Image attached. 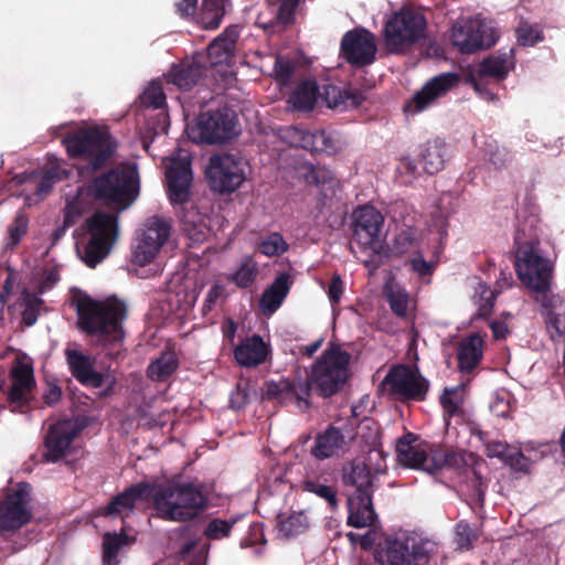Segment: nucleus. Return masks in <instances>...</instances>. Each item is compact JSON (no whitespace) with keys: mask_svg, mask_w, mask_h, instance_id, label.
<instances>
[{"mask_svg":"<svg viewBox=\"0 0 565 565\" xmlns=\"http://www.w3.org/2000/svg\"><path fill=\"white\" fill-rule=\"evenodd\" d=\"M532 220L530 230L519 226L515 244L519 245L515 259V271L519 280L534 295V299L545 308L553 307L551 285L553 278V263L542 255L535 237Z\"/></svg>","mask_w":565,"mask_h":565,"instance_id":"1","label":"nucleus"},{"mask_svg":"<svg viewBox=\"0 0 565 565\" xmlns=\"http://www.w3.org/2000/svg\"><path fill=\"white\" fill-rule=\"evenodd\" d=\"M81 328L98 337L104 342H116L122 339L121 323L126 318V306L116 298L95 301L90 298L81 299L77 303Z\"/></svg>","mask_w":565,"mask_h":565,"instance_id":"2","label":"nucleus"},{"mask_svg":"<svg viewBox=\"0 0 565 565\" xmlns=\"http://www.w3.org/2000/svg\"><path fill=\"white\" fill-rule=\"evenodd\" d=\"M158 515L168 521L185 522L207 507V495L196 483H180L159 489L153 497Z\"/></svg>","mask_w":565,"mask_h":565,"instance_id":"3","label":"nucleus"},{"mask_svg":"<svg viewBox=\"0 0 565 565\" xmlns=\"http://www.w3.org/2000/svg\"><path fill=\"white\" fill-rule=\"evenodd\" d=\"M351 355L337 344H331L312 365L308 379L322 397L338 393L350 375Z\"/></svg>","mask_w":565,"mask_h":565,"instance_id":"4","label":"nucleus"},{"mask_svg":"<svg viewBox=\"0 0 565 565\" xmlns=\"http://www.w3.org/2000/svg\"><path fill=\"white\" fill-rule=\"evenodd\" d=\"M425 17L413 10L403 8L395 12L384 25V42L392 54H402L425 38Z\"/></svg>","mask_w":565,"mask_h":565,"instance_id":"5","label":"nucleus"},{"mask_svg":"<svg viewBox=\"0 0 565 565\" xmlns=\"http://www.w3.org/2000/svg\"><path fill=\"white\" fill-rule=\"evenodd\" d=\"M188 141H231L241 134L237 114L225 106L201 113L193 125H186Z\"/></svg>","mask_w":565,"mask_h":565,"instance_id":"6","label":"nucleus"},{"mask_svg":"<svg viewBox=\"0 0 565 565\" xmlns=\"http://www.w3.org/2000/svg\"><path fill=\"white\" fill-rule=\"evenodd\" d=\"M353 236L350 244L352 253L364 254L363 263L369 265L383 248L381 232L382 214L373 206L364 205L354 211Z\"/></svg>","mask_w":565,"mask_h":565,"instance_id":"7","label":"nucleus"},{"mask_svg":"<svg viewBox=\"0 0 565 565\" xmlns=\"http://www.w3.org/2000/svg\"><path fill=\"white\" fill-rule=\"evenodd\" d=\"M88 239L78 248V254L86 265L95 267L109 253L117 235V217L98 212L85 223Z\"/></svg>","mask_w":565,"mask_h":565,"instance_id":"8","label":"nucleus"},{"mask_svg":"<svg viewBox=\"0 0 565 565\" xmlns=\"http://www.w3.org/2000/svg\"><path fill=\"white\" fill-rule=\"evenodd\" d=\"M247 162L239 156L218 152L205 168V178L214 192L224 194L236 191L246 180Z\"/></svg>","mask_w":565,"mask_h":565,"instance_id":"9","label":"nucleus"},{"mask_svg":"<svg viewBox=\"0 0 565 565\" xmlns=\"http://www.w3.org/2000/svg\"><path fill=\"white\" fill-rule=\"evenodd\" d=\"M136 175L132 167L111 170L95 180V193L97 198L124 210L137 196Z\"/></svg>","mask_w":565,"mask_h":565,"instance_id":"10","label":"nucleus"},{"mask_svg":"<svg viewBox=\"0 0 565 565\" xmlns=\"http://www.w3.org/2000/svg\"><path fill=\"white\" fill-rule=\"evenodd\" d=\"M171 233L168 218L153 215L140 227L132 248V262L139 266L150 264L167 243Z\"/></svg>","mask_w":565,"mask_h":565,"instance_id":"11","label":"nucleus"},{"mask_svg":"<svg viewBox=\"0 0 565 565\" xmlns=\"http://www.w3.org/2000/svg\"><path fill=\"white\" fill-rule=\"evenodd\" d=\"M428 387V381L407 365L392 367L381 383L383 393L399 401H423Z\"/></svg>","mask_w":565,"mask_h":565,"instance_id":"12","label":"nucleus"},{"mask_svg":"<svg viewBox=\"0 0 565 565\" xmlns=\"http://www.w3.org/2000/svg\"><path fill=\"white\" fill-rule=\"evenodd\" d=\"M450 39L459 52L471 54L491 47L498 38L487 23L476 19H463L452 25Z\"/></svg>","mask_w":565,"mask_h":565,"instance_id":"13","label":"nucleus"},{"mask_svg":"<svg viewBox=\"0 0 565 565\" xmlns=\"http://www.w3.org/2000/svg\"><path fill=\"white\" fill-rule=\"evenodd\" d=\"M67 363L73 376L83 385L99 388V395L107 397L114 393L117 383L116 376L110 372H97L93 361L77 350L66 351Z\"/></svg>","mask_w":565,"mask_h":565,"instance_id":"14","label":"nucleus"},{"mask_svg":"<svg viewBox=\"0 0 565 565\" xmlns=\"http://www.w3.org/2000/svg\"><path fill=\"white\" fill-rule=\"evenodd\" d=\"M169 162L166 170V178L169 185V195L172 203H183L189 198V190L193 179L191 169V156L188 150L179 149L170 158H163Z\"/></svg>","mask_w":565,"mask_h":565,"instance_id":"15","label":"nucleus"},{"mask_svg":"<svg viewBox=\"0 0 565 565\" xmlns=\"http://www.w3.org/2000/svg\"><path fill=\"white\" fill-rule=\"evenodd\" d=\"M30 520L28 493L23 489L9 493L0 504V535L15 533Z\"/></svg>","mask_w":565,"mask_h":565,"instance_id":"16","label":"nucleus"},{"mask_svg":"<svg viewBox=\"0 0 565 565\" xmlns=\"http://www.w3.org/2000/svg\"><path fill=\"white\" fill-rule=\"evenodd\" d=\"M341 55L354 66H366L374 62L376 45L371 32L352 30L347 32L340 45Z\"/></svg>","mask_w":565,"mask_h":565,"instance_id":"17","label":"nucleus"},{"mask_svg":"<svg viewBox=\"0 0 565 565\" xmlns=\"http://www.w3.org/2000/svg\"><path fill=\"white\" fill-rule=\"evenodd\" d=\"M460 81L457 73H441L428 81L420 90L405 105L406 113H419L445 95Z\"/></svg>","mask_w":565,"mask_h":565,"instance_id":"18","label":"nucleus"},{"mask_svg":"<svg viewBox=\"0 0 565 565\" xmlns=\"http://www.w3.org/2000/svg\"><path fill=\"white\" fill-rule=\"evenodd\" d=\"M204 60L203 55H198L172 64L167 74L168 83L175 85L183 92L199 86L209 72Z\"/></svg>","mask_w":565,"mask_h":565,"instance_id":"19","label":"nucleus"},{"mask_svg":"<svg viewBox=\"0 0 565 565\" xmlns=\"http://www.w3.org/2000/svg\"><path fill=\"white\" fill-rule=\"evenodd\" d=\"M10 377L9 402L19 407L28 404L35 387L32 363L26 358H17L11 367Z\"/></svg>","mask_w":565,"mask_h":565,"instance_id":"20","label":"nucleus"},{"mask_svg":"<svg viewBox=\"0 0 565 565\" xmlns=\"http://www.w3.org/2000/svg\"><path fill=\"white\" fill-rule=\"evenodd\" d=\"M61 141H115L109 126L95 121H79L62 124L52 134Z\"/></svg>","mask_w":565,"mask_h":565,"instance_id":"21","label":"nucleus"},{"mask_svg":"<svg viewBox=\"0 0 565 565\" xmlns=\"http://www.w3.org/2000/svg\"><path fill=\"white\" fill-rule=\"evenodd\" d=\"M434 449L426 444H417L413 434L401 437L396 445L397 459L402 465L429 473H434V469L428 467L433 461Z\"/></svg>","mask_w":565,"mask_h":565,"instance_id":"22","label":"nucleus"},{"mask_svg":"<svg viewBox=\"0 0 565 565\" xmlns=\"http://www.w3.org/2000/svg\"><path fill=\"white\" fill-rule=\"evenodd\" d=\"M266 394L268 397L279 398L284 403H295L301 411H307L310 407V384L303 382L302 379L268 383Z\"/></svg>","mask_w":565,"mask_h":565,"instance_id":"23","label":"nucleus"},{"mask_svg":"<svg viewBox=\"0 0 565 565\" xmlns=\"http://www.w3.org/2000/svg\"><path fill=\"white\" fill-rule=\"evenodd\" d=\"M513 49L509 51H498L483 58L478 67V78L470 75L468 82L473 86L477 92L481 90L480 79L483 77H491L497 81L504 79L510 68L513 66L512 62Z\"/></svg>","mask_w":565,"mask_h":565,"instance_id":"24","label":"nucleus"},{"mask_svg":"<svg viewBox=\"0 0 565 565\" xmlns=\"http://www.w3.org/2000/svg\"><path fill=\"white\" fill-rule=\"evenodd\" d=\"M76 434L75 425L70 420L52 425L45 438V459L51 462H55L61 459L68 450L72 441L76 437Z\"/></svg>","mask_w":565,"mask_h":565,"instance_id":"25","label":"nucleus"},{"mask_svg":"<svg viewBox=\"0 0 565 565\" xmlns=\"http://www.w3.org/2000/svg\"><path fill=\"white\" fill-rule=\"evenodd\" d=\"M319 97L327 107L339 110L358 108L365 99L363 92L358 88L338 87L332 84L323 85Z\"/></svg>","mask_w":565,"mask_h":565,"instance_id":"26","label":"nucleus"},{"mask_svg":"<svg viewBox=\"0 0 565 565\" xmlns=\"http://www.w3.org/2000/svg\"><path fill=\"white\" fill-rule=\"evenodd\" d=\"M70 157L83 160L87 167H103L115 150V143H66Z\"/></svg>","mask_w":565,"mask_h":565,"instance_id":"27","label":"nucleus"},{"mask_svg":"<svg viewBox=\"0 0 565 565\" xmlns=\"http://www.w3.org/2000/svg\"><path fill=\"white\" fill-rule=\"evenodd\" d=\"M372 493H351L348 498V524L353 527L372 526L376 514L372 504Z\"/></svg>","mask_w":565,"mask_h":565,"instance_id":"28","label":"nucleus"},{"mask_svg":"<svg viewBox=\"0 0 565 565\" xmlns=\"http://www.w3.org/2000/svg\"><path fill=\"white\" fill-rule=\"evenodd\" d=\"M408 557L405 536H387L377 544L374 552V559L379 565H409Z\"/></svg>","mask_w":565,"mask_h":565,"instance_id":"29","label":"nucleus"},{"mask_svg":"<svg viewBox=\"0 0 565 565\" xmlns=\"http://www.w3.org/2000/svg\"><path fill=\"white\" fill-rule=\"evenodd\" d=\"M483 337L472 333L463 338L457 349L458 366L461 372H470L482 359Z\"/></svg>","mask_w":565,"mask_h":565,"instance_id":"30","label":"nucleus"},{"mask_svg":"<svg viewBox=\"0 0 565 565\" xmlns=\"http://www.w3.org/2000/svg\"><path fill=\"white\" fill-rule=\"evenodd\" d=\"M268 349L263 339L258 335L242 341L234 351L237 363L242 366L253 367L265 362Z\"/></svg>","mask_w":565,"mask_h":565,"instance_id":"31","label":"nucleus"},{"mask_svg":"<svg viewBox=\"0 0 565 565\" xmlns=\"http://www.w3.org/2000/svg\"><path fill=\"white\" fill-rule=\"evenodd\" d=\"M373 480L374 477L360 458L352 460L342 469V481L344 486L355 489L353 493L373 492Z\"/></svg>","mask_w":565,"mask_h":565,"instance_id":"32","label":"nucleus"},{"mask_svg":"<svg viewBox=\"0 0 565 565\" xmlns=\"http://www.w3.org/2000/svg\"><path fill=\"white\" fill-rule=\"evenodd\" d=\"M347 446L345 436L339 428L328 427L323 433L316 437L311 454L322 460L337 455Z\"/></svg>","mask_w":565,"mask_h":565,"instance_id":"33","label":"nucleus"},{"mask_svg":"<svg viewBox=\"0 0 565 565\" xmlns=\"http://www.w3.org/2000/svg\"><path fill=\"white\" fill-rule=\"evenodd\" d=\"M473 460V455L463 450L435 448L433 461L428 466L434 472L444 468L461 469Z\"/></svg>","mask_w":565,"mask_h":565,"instance_id":"34","label":"nucleus"},{"mask_svg":"<svg viewBox=\"0 0 565 565\" xmlns=\"http://www.w3.org/2000/svg\"><path fill=\"white\" fill-rule=\"evenodd\" d=\"M320 95V88L313 79H307L296 86L288 98V104L298 111L313 109Z\"/></svg>","mask_w":565,"mask_h":565,"instance_id":"35","label":"nucleus"},{"mask_svg":"<svg viewBox=\"0 0 565 565\" xmlns=\"http://www.w3.org/2000/svg\"><path fill=\"white\" fill-rule=\"evenodd\" d=\"M290 289V277L288 274H280L274 282L264 291L260 298V307L265 313L275 312L286 298Z\"/></svg>","mask_w":565,"mask_h":565,"instance_id":"36","label":"nucleus"},{"mask_svg":"<svg viewBox=\"0 0 565 565\" xmlns=\"http://www.w3.org/2000/svg\"><path fill=\"white\" fill-rule=\"evenodd\" d=\"M237 36L234 29H226L207 46V57L212 65L224 63L232 56Z\"/></svg>","mask_w":565,"mask_h":565,"instance_id":"37","label":"nucleus"},{"mask_svg":"<svg viewBox=\"0 0 565 565\" xmlns=\"http://www.w3.org/2000/svg\"><path fill=\"white\" fill-rule=\"evenodd\" d=\"M423 171L434 174L444 168L447 149L446 143H422L418 151Z\"/></svg>","mask_w":565,"mask_h":565,"instance_id":"38","label":"nucleus"},{"mask_svg":"<svg viewBox=\"0 0 565 565\" xmlns=\"http://www.w3.org/2000/svg\"><path fill=\"white\" fill-rule=\"evenodd\" d=\"M147 487L135 486L115 497L105 509L106 515H124L132 512L135 503L142 497Z\"/></svg>","mask_w":565,"mask_h":565,"instance_id":"39","label":"nucleus"},{"mask_svg":"<svg viewBox=\"0 0 565 565\" xmlns=\"http://www.w3.org/2000/svg\"><path fill=\"white\" fill-rule=\"evenodd\" d=\"M224 17L223 0H202L194 20L203 29L215 30L220 26Z\"/></svg>","mask_w":565,"mask_h":565,"instance_id":"40","label":"nucleus"},{"mask_svg":"<svg viewBox=\"0 0 565 565\" xmlns=\"http://www.w3.org/2000/svg\"><path fill=\"white\" fill-rule=\"evenodd\" d=\"M128 544V537L120 533H106L103 537V564L119 565V551Z\"/></svg>","mask_w":565,"mask_h":565,"instance_id":"41","label":"nucleus"},{"mask_svg":"<svg viewBox=\"0 0 565 565\" xmlns=\"http://www.w3.org/2000/svg\"><path fill=\"white\" fill-rule=\"evenodd\" d=\"M407 552H409V565L426 563L429 555L435 551L436 544L427 539L405 536Z\"/></svg>","mask_w":565,"mask_h":565,"instance_id":"42","label":"nucleus"},{"mask_svg":"<svg viewBox=\"0 0 565 565\" xmlns=\"http://www.w3.org/2000/svg\"><path fill=\"white\" fill-rule=\"evenodd\" d=\"M178 367V361L172 352H164L153 361L147 370L148 376L153 381L167 380Z\"/></svg>","mask_w":565,"mask_h":565,"instance_id":"43","label":"nucleus"},{"mask_svg":"<svg viewBox=\"0 0 565 565\" xmlns=\"http://www.w3.org/2000/svg\"><path fill=\"white\" fill-rule=\"evenodd\" d=\"M258 275L257 263L249 256H245L237 269L231 274L227 279L234 282L239 288H247L250 286Z\"/></svg>","mask_w":565,"mask_h":565,"instance_id":"44","label":"nucleus"},{"mask_svg":"<svg viewBox=\"0 0 565 565\" xmlns=\"http://www.w3.org/2000/svg\"><path fill=\"white\" fill-rule=\"evenodd\" d=\"M384 295L390 303L392 311L398 317H406L409 307V296L405 289L387 282L384 287Z\"/></svg>","mask_w":565,"mask_h":565,"instance_id":"45","label":"nucleus"},{"mask_svg":"<svg viewBox=\"0 0 565 565\" xmlns=\"http://www.w3.org/2000/svg\"><path fill=\"white\" fill-rule=\"evenodd\" d=\"M297 177L308 184H326L334 182L330 171L313 164L303 163L296 169Z\"/></svg>","mask_w":565,"mask_h":565,"instance_id":"46","label":"nucleus"},{"mask_svg":"<svg viewBox=\"0 0 565 565\" xmlns=\"http://www.w3.org/2000/svg\"><path fill=\"white\" fill-rule=\"evenodd\" d=\"M297 177L308 184H326L334 182L330 171L313 164L303 163L296 169Z\"/></svg>","mask_w":565,"mask_h":565,"instance_id":"47","label":"nucleus"},{"mask_svg":"<svg viewBox=\"0 0 565 565\" xmlns=\"http://www.w3.org/2000/svg\"><path fill=\"white\" fill-rule=\"evenodd\" d=\"M518 44L522 46H533L544 41L542 29L537 24H531L525 20H521L515 30Z\"/></svg>","mask_w":565,"mask_h":565,"instance_id":"48","label":"nucleus"},{"mask_svg":"<svg viewBox=\"0 0 565 565\" xmlns=\"http://www.w3.org/2000/svg\"><path fill=\"white\" fill-rule=\"evenodd\" d=\"M145 108L162 109L166 106V94L159 82H151L139 97Z\"/></svg>","mask_w":565,"mask_h":565,"instance_id":"49","label":"nucleus"},{"mask_svg":"<svg viewBox=\"0 0 565 565\" xmlns=\"http://www.w3.org/2000/svg\"><path fill=\"white\" fill-rule=\"evenodd\" d=\"M66 175H67L66 170L62 169L58 166L47 169L44 172V174L42 175V178L40 179V181L36 183L35 194L39 198H44L52 191L54 184L56 182L65 179Z\"/></svg>","mask_w":565,"mask_h":565,"instance_id":"50","label":"nucleus"},{"mask_svg":"<svg viewBox=\"0 0 565 565\" xmlns=\"http://www.w3.org/2000/svg\"><path fill=\"white\" fill-rule=\"evenodd\" d=\"M308 526V516L303 512H295L280 521L279 531L285 536H295L305 532Z\"/></svg>","mask_w":565,"mask_h":565,"instance_id":"51","label":"nucleus"},{"mask_svg":"<svg viewBox=\"0 0 565 565\" xmlns=\"http://www.w3.org/2000/svg\"><path fill=\"white\" fill-rule=\"evenodd\" d=\"M21 300L24 305V309L22 311L23 322L28 327H31L38 321L39 315L42 309L43 301L36 295L29 294L26 291H24L22 294Z\"/></svg>","mask_w":565,"mask_h":565,"instance_id":"52","label":"nucleus"},{"mask_svg":"<svg viewBox=\"0 0 565 565\" xmlns=\"http://www.w3.org/2000/svg\"><path fill=\"white\" fill-rule=\"evenodd\" d=\"M423 168L418 169L415 160L409 157L402 158L396 168V178L401 184L409 185L422 175Z\"/></svg>","mask_w":565,"mask_h":565,"instance_id":"53","label":"nucleus"},{"mask_svg":"<svg viewBox=\"0 0 565 565\" xmlns=\"http://www.w3.org/2000/svg\"><path fill=\"white\" fill-rule=\"evenodd\" d=\"M259 252L266 256H278L285 253L288 244L279 233H271L262 238L258 245Z\"/></svg>","mask_w":565,"mask_h":565,"instance_id":"54","label":"nucleus"},{"mask_svg":"<svg viewBox=\"0 0 565 565\" xmlns=\"http://www.w3.org/2000/svg\"><path fill=\"white\" fill-rule=\"evenodd\" d=\"M476 303L478 305V316L479 317H486L488 316L493 308L494 292L482 282H479L476 287Z\"/></svg>","mask_w":565,"mask_h":565,"instance_id":"55","label":"nucleus"},{"mask_svg":"<svg viewBox=\"0 0 565 565\" xmlns=\"http://www.w3.org/2000/svg\"><path fill=\"white\" fill-rule=\"evenodd\" d=\"M302 487L305 491L315 493L324 499L331 508H335L338 505L337 491L332 487L311 479L303 480Z\"/></svg>","mask_w":565,"mask_h":565,"instance_id":"56","label":"nucleus"},{"mask_svg":"<svg viewBox=\"0 0 565 565\" xmlns=\"http://www.w3.org/2000/svg\"><path fill=\"white\" fill-rule=\"evenodd\" d=\"M364 461L367 467L369 472L375 477L380 473H384L386 471V456L384 451L380 448H372L369 450L367 455L364 458H360Z\"/></svg>","mask_w":565,"mask_h":565,"instance_id":"57","label":"nucleus"},{"mask_svg":"<svg viewBox=\"0 0 565 565\" xmlns=\"http://www.w3.org/2000/svg\"><path fill=\"white\" fill-rule=\"evenodd\" d=\"M236 520L214 519L210 521L204 530V535L210 540H220L230 535Z\"/></svg>","mask_w":565,"mask_h":565,"instance_id":"58","label":"nucleus"},{"mask_svg":"<svg viewBox=\"0 0 565 565\" xmlns=\"http://www.w3.org/2000/svg\"><path fill=\"white\" fill-rule=\"evenodd\" d=\"M462 402L463 388L461 386L446 388L444 391V394L441 396V405L447 413L451 415L457 413Z\"/></svg>","mask_w":565,"mask_h":565,"instance_id":"59","label":"nucleus"},{"mask_svg":"<svg viewBox=\"0 0 565 565\" xmlns=\"http://www.w3.org/2000/svg\"><path fill=\"white\" fill-rule=\"evenodd\" d=\"M85 204L79 194L67 199L66 205L63 211L64 227L72 226L76 220L82 215Z\"/></svg>","mask_w":565,"mask_h":565,"instance_id":"60","label":"nucleus"},{"mask_svg":"<svg viewBox=\"0 0 565 565\" xmlns=\"http://www.w3.org/2000/svg\"><path fill=\"white\" fill-rule=\"evenodd\" d=\"M419 237L418 231L416 228L408 227L402 231L394 241V249L399 254L407 253L411 250L417 243Z\"/></svg>","mask_w":565,"mask_h":565,"instance_id":"61","label":"nucleus"},{"mask_svg":"<svg viewBox=\"0 0 565 565\" xmlns=\"http://www.w3.org/2000/svg\"><path fill=\"white\" fill-rule=\"evenodd\" d=\"M510 395L507 392L495 393L490 402V411L498 417H508L510 415Z\"/></svg>","mask_w":565,"mask_h":565,"instance_id":"62","label":"nucleus"},{"mask_svg":"<svg viewBox=\"0 0 565 565\" xmlns=\"http://www.w3.org/2000/svg\"><path fill=\"white\" fill-rule=\"evenodd\" d=\"M274 72L276 75V79L286 85L288 84L295 73V65L287 58L277 57L274 64Z\"/></svg>","mask_w":565,"mask_h":565,"instance_id":"63","label":"nucleus"},{"mask_svg":"<svg viewBox=\"0 0 565 565\" xmlns=\"http://www.w3.org/2000/svg\"><path fill=\"white\" fill-rule=\"evenodd\" d=\"M536 459H539L536 455L527 457L521 450L511 449L504 462L514 470L526 472L530 469V461Z\"/></svg>","mask_w":565,"mask_h":565,"instance_id":"64","label":"nucleus"}]
</instances>
